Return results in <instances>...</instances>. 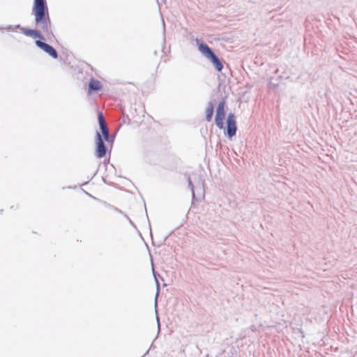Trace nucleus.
Returning <instances> with one entry per match:
<instances>
[{
	"instance_id": "1",
	"label": "nucleus",
	"mask_w": 357,
	"mask_h": 357,
	"mask_svg": "<svg viewBox=\"0 0 357 357\" xmlns=\"http://www.w3.org/2000/svg\"><path fill=\"white\" fill-rule=\"evenodd\" d=\"M36 25L47 36L52 35L51 22L45 0H34L32 9Z\"/></svg>"
},
{
	"instance_id": "2",
	"label": "nucleus",
	"mask_w": 357,
	"mask_h": 357,
	"mask_svg": "<svg viewBox=\"0 0 357 357\" xmlns=\"http://www.w3.org/2000/svg\"><path fill=\"white\" fill-rule=\"evenodd\" d=\"M198 49L204 56L212 62L218 71L220 72L222 70L223 65L222 62L206 44L199 43Z\"/></svg>"
},
{
	"instance_id": "3",
	"label": "nucleus",
	"mask_w": 357,
	"mask_h": 357,
	"mask_svg": "<svg viewBox=\"0 0 357 357\" xmlns=\"http://www.w3.org/2000/svg\"><path fill=\"white\" fill-rule=\"evenodd\" d=\"M198 49L204 56L212 62L218 71L220 72L222 70L223 65L222 62L206 44L199 43Z\"/></svg>"
},
{
	"instance_id": "4",
	"label": "nucleus",
	"mask_w": 357,
	"mask_h": 357,
	"mask_svg": "<svg viewBox=\"0 0 357 357\" xmlns=\"http://www.w3.org/2000/svg\"><path fill=\"white\" fill-rule=\"evenodd\" d=\"M225 101L222 100L219 102L217 109H216V114L215 116V122L216 126L220 129L225 128L224 126V120L225 119Z\"/></svg>"
},
{
	"instance_id": "5",
	"label": "nucleus",
	"mask_w": 357,
	"mask_h": 357,
	"mask_svg": "<svg viewBox=\"0 0 357 357\" xmlns=\"http://www.w3.org/2000/svg\"><path fill=\"white\" fill-rule=\"evenodd\" d=\"M236 121L234 114L230 113L227 119V134L229 137H232L236 132Z\"/></svg>"
},
{
	"instance_id": "6",
	"label": "nucleus",
	"mask_w": 357,
	"mask_h": 357,
	"mask_svg": "<svg viewBox=\"0 0 357 357\" xmlns=\"http://www.w3.org/2000/svg\"><path fill=\"white\" fill-rule=\"evenodd\" d=\"M106 154V148L100 133L96 135V155L98 158L104 157Z\"/></svg>"
},
{
	"instance_id": "7",
	"label": "nucleus",
	"mask_w": 357,
	"mask_h": 357,
	"mask_svg": "<svg viewBox=\"0 0 357 357\" xmlns=\"http://www.w3.org/2000/svg\"><path fill=\"white\" fill-rule=\"evenodd\" d=\"M36 45L42 49L44 52L50 54L51 56H52L54 59H56L58 56L57 52L55 50L54 47H52L51 45L43 43L40 40H36Z\"/></svg>"
},
{
	"instance_id": "8",
	"label": "nucleus",
	"mask_w": 357,
	"mask_h": 357,
	"mask_svg": "<svg viewBox=\"0 0 357 357\" xmlns=\"http://www.w3.org/2000/svg\"><path fill=\"white\" fill-rule=\"evenodd\" d=\"M102 88V84L99 80L95 79H91L89 84V91L88 93H91V91H100Z\"/></svg>"
},
{
	"instance_id": "9",
	"label": "nucleus",
	"mask_w": 357,
	"mask_h": 357,
	"mask_svg": "<svg viewBox=\"0 0 357 357\" xmlns=\"http://www.w3.org/2000/svg\"><path fill=\"white\" fill-rule=\"evenodd\" d=\"M22 32L24 35L33 38H38L40 39H43V36L42 34L37 30L29 29H22Z\"/></svg>"
},
{
	"instance_id": "10",
	"label": "nucleus",
	"mask_w": 357,
	"mask_h": 357,
	"mask_svg": "<svg viewBox=\"0 0 357 357\" xmlns=\"http://www.w3.org/2000/svg\"><path fill=\"white\" fill-rule=\"evenodd\" d=\"M213 109L214 107L213 104L211 102H209L205 111L206 120L208 122H210L212 120L213 115Z\"/></svg>"
},
{
	"instance_id": "11",
	"label": "nucleus",
	"mask_w": 357,
	"mask_h": 357,
	"mask_svg": "<svg viewBox=\"0 0 357 357\" xmlns=\"http://www.w3.org/2000/svg\"><path fill=\"white\" fill-rule=\"evenodd\" d=\"M100 129L105 140L108 139L109 131L107 125L100 126Z\"/></svg>"
},
{
	"instance_id": "12",
	"label": "nucleus",
	"mask_w": 357,
	"mask_h": 357,
	"mask_svg": "<svg viewBox=\"0 0 357 357\" xmlns=\"http://www.w3.org/2000/svg\"><path fill=\"white\" fill-rule=\"evenodd\" d=\"M98 121H99L100 126H102H102H105L106 125L105 123L103 116L102 115V113H100V114L98 116Z\"/></svg>"
}]
</instances>
